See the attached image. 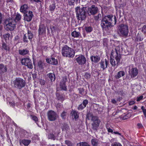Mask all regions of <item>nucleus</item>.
Segmentation results:
<instances>
[{
    "label": "nucleus",
    "instance_id": "obj_42",
    "mask_svg": "<svg viewBox=\"0 0 146 146\" xmlns=\"http://www.w3.org/2000/svg\"><path fill=\"white\" fill-rule=\"evenodd\" d=\"M111 146H122V145L119 143L114 142L111 144Z\"/></svg>",
    "mask_w": 146,
    "mask_h": 146
},
{
    "label": "nucleus",
    "instance_id": "obj_12",
    "mask_svg": "<svg viewBox=\"0 0 146 146\" xmlns=\"http://www.w3.org/2000/svg\"><path fill=\"white\" fill-rule=\"evenodd\" d=\"M76 60L79 64L81 65H83L86 62V59L83 55L79 56L76 59Z\"/></svg>",
    "mask_w": 146,
    "mask_h": 146
},
{
    "label": "nucleus",
    "instance_id": "obj_4",
    "mask_svg": "<svg viewBox=\"0 0 146 146\" xmlns=\"http://www.w3.org/2000/svg\"><path fill=\"white\" fill-rule=\"evenodd\" d=\"M4 23V28L7 31H13L16 27V22L14 18L6 19Z\"/></svg>",
    "mask_w": 146,
    "mask_h": 146
},
{
    "label": "nucleus",
    "instance_id": "obj_53",
    "mask_svg": "<svg viewBox=\"0 0 146 146\" xmlns=\"http://www.w3.org/2000/svg\"><path fill=\"white\" fill-rule=\"evenodd\" d=\"M61 127L63 128H68L69 127L68 125L66 123H64L61 124Z\"/></svg>",
    "mask_w": 146,
    "mask_h": 146
},
{
    "label": "nucleus",
    "instance_id": "obj_23",
    "mask_svg": "<svg viewBox=\"0 0 146 146\" xmlns=\"http://www.w3.org/2000/svg\"><path fill=\"white\" fill-rule=\"evenodd\" d=\"M105 61H101L100 63L101 68H103V70H104L106 68H107L108 64V61L106 59H105Z\"/></svg>",
    "mask_w": 146,
    "mask_h": 146
},
{
    "label": "nucleus",
    "instance_id": "obj_54",
    "mask_svg": "<svg viewBox=\"0 0 146 146\" xmlns=\"http://www.w3.org/2000/svg\"><path fill=\"white\" fill-rule=\"evenodd\" d=\"M75 1L74 0H71L69 1L68 4L70 5H74V3Z\"/></svg>",
    "mask_w": 146,
    "mask_h": 146
},
{
    "label": "nucleus",
    "instance_id": "obj_44",
    "mask_svg": "<svg viewBox=\"0 0 146 146\" xmlns=\"http://www.w3.org/2000/svg\"><path fill=\"white\" fill-rule=\"evenodd\" d=\"M131 115L130 114L128 113L127 114L125 115L123 117V120H125L130 117H131Z\"/></svg>",
    "mask_w": 146,
    "mask_h": 146
},
{
    "label": "nucleus",
    "instance_id": "obj_15",
    "mask_svg": "<svg viewBox=\"0 0 146 146\" xmlns=\"http://www.w3.org/2000/svg\"><path fill=\"white\" fill-rule=\"evenodd\" d=\"M94 119H96L97 116H94L92 113L90 111L87 113L86 114V122L87 120H90L91 119L92 121Z\"/></svg>",
    "mask_w": 146,
    "mask_h": 146
},
{
    "label": "nucleus",
    "instance_id": "obj_48",
    "mask_svg": "<svg viewBox=\"0 0 146 146\" xmlns=\"http://www.w3.org/2000/svg\"><path fill=\"white\" fill-rule=\"evenodd\" d=\"M141 31L144 33L146 34V25H144L143 26L142 28Z\"/></svg>",
    "mask_w": 146,
    "mask_h": 146
},
{
    "label": "nucleus",
    "instance_id": "obj_46",
    "mask_svg": "<svg viewBox=\"0 0 146 146\" xmlns=\"http://www.w3.org/2000/svg\"><path fill=\"white\" fill-rule=\"evenodd\" d=\"M85 107H86L84 106L82 104H81L79 106L78 108V109L79 110H82Z\"/></svg>",
    "mask_w": 146,
    "mask_h": 146
},
{
    "label": "nucleus",
    "instance_id": "obj_6",
    "mask_svg": "<svg viewBox=\"0 0 146 146\" xmlns=\"http://www.w3.org/2000/svg\"><path fill=\"white\" fill-rule=\"evenodd\" d=\"M13 84L15 88L21 90L25 87L26 82L23 79L20 78H16L13 81Z\"/></svg>",
    "mask_w": 146,
    "mask_h": 146
},
{
    "label": "nucleus",
    "instance_id": "obj_52",
    "mask_svg": "<svg viewBox=\"0 0 146 146\" xmlns=\"http://www.w3.org/2000/svg\"><path fill=\"white\" fill-rule=\"evenodd\" d=\"M62 105L61 103H58L56 105V107L57 109L61 108L62 107Z\"/></svg>",
    "mask_w": 146,
    "mask_h": 146
},
{
    "label": "nucleus",
    "instance_id": "obj_34",
    "mask_svg": "<svg viewBox=\"0 0 146 146\" xmlns=\"http://www.w3.org/2000/svg\"><path fill=\"white\" fill-rule=\"evenodd\" d=\"M31 142L30 140L24 139L22 140L21 142L25 146H27L29 145Z\"/></svg>",
    "mask_w": 146,
    "mask_h": 146
},
{
    "label": "nucleus",
    "instance_id": "obj_16",
    "mask_svg": "<svg viewBox=\"0 0 146 146\" xmlns=\"http://www.w3.org/2000/svg\"><path fill=\"white\" fill-rule=\"evenodd\" d=\"M56 130H53L51 133H50L48 135V137L49 139H51L54 140H55L56 138V135L57 134L56 132Z\"/></svg>",
    "mask_w": 146,
    "mask_h": 146
},
{
    "label": "nucleus",
    "instance_id": "obj_26",
    "mask_svg": "<svg viewBox=\"0 0 146 146\" xmlns=\"http://www.w3.org/2000/svg\"><path fill=\"white\" fill-rule=\"evenodd\" d=\"M125 75V73L123 71H120L115 76V78L117 79H118L121 77Z\"/></svg>",
    "mask_w": 146,
    "mask_h": 146
},
{
    "label": "nucleus",
    "instance_id": "obj_18",
    "mask_svg": "<svg viewBox=\"0 0 146 146\" xmlns=\"http://www.w3.org/2000/svg\"><path fill=\"white\" fill-rule=\"evenodd\" d=\"M28 8L27 5L24 4L21 6L20 9V11L21 12L23 13H25L28 12L27 11Z\"/></svg>",
    "mask_w": 146,
    "mask_h": 146
},
{
    "label": "nucleus",
    "instance_id": "obj_22",
    "mask_svg": "<svg viewBox=\"0 0 146 146\" xmlns=\"http://www.w3.org/2000/svg\"><path fill=\"white\" fill-rule=\"evenodd\" d=\"M47 76L49 78L51 82H53L55 81L56 77L54 73H50L47 74Z\"/></svg>",
    "mask_w": 146,
    "mask_h": 146
},
{
    "label": "nucleus",
    "instance_id": "obj_58",
    "mask_svg": "<svg viewBox=\"0 0 146 146\" xmlns=\"http://www.w3.org/2000/svg\"><path fill=\"white\" fill-rule=\"evenodd\" d=\"M37 74L36 73H34L32 74L33 78V79H35L37 77Z\"/></svg>",
    "mask_w": 146,
    "mask_h": 146
},
{
    "label": "nucleus",
    "instance_id": "obj_35",
    "mask_svg": "<svg viewBox=\"0 0 146 146\" xmlns=\"http://www.w3.org/2000/svg\"><path fill=\"white\" fill-rule=\"evenodd\" d=\"M60 88L63 90H67L66 87V84L65 83L60 82Z\"/></svg>",
    "mask_w": 146,
    "mask_h": 146
},
{
    "label": "nucleus",
    "instance_id": "obj_37",
    "mask_svg": "<svg viewBox=\"0 0 146 146\" xmlns=\"http://www.w3.org/2000/svg\"><path fill=\"white\" fill-rule=\"evenodd\" d=\"M72 117H74V118L76 119L78 117V115L77 114V112L75 111H72Z\"/></svg>",
    "mask_w": 146,
    "mask_h": 146
},
{
    "label": "nucleus",
    "instance_id": "obj_50",
    "mask_svg": "<svg viewBox=\"0 0 146 146\" xmlns=\"http://www.w3.org/2000/svg\"><path fill=\"white\" fill-rule=\"evenodd\" d=\"M101 17V15L99 13L97 16H95L94 17V19L96 21H98L100 18Z\"/></svg>",
    "mask_w": 146,
    "mask_h": 146
},
{
    "label": "nucleus",
    "instance_id": "obj_41",
    "mask_svg": "<svg viewBox=\"0 0 146 146\" xmlns=\"http://www.w3.org/2000/svg\"><path fill=\"white\" fill-rule=\"evenodd\" d=\"M30 116L32 119L35 122L38 121V119L36 116L31 115Z\"/></svg>",
    "mask_w": 146,
    "mask_h": 146
},
{
    "label": "nucleus",
    "instance_id": "obj_30",
    "mask_svg": "<svg viewBox=\"0 0 146 146\" xmlns=\"http://www.w3.org/2000/svg\"><path fill=\"white\" fill-rule=\"evenodd\" d=\"M92 144L93 146H98V140L96 139H92L91 141Z\"/></svg>",
    "mask_w": 146,
    "mask_h": 146
},
{
    "label": "nucleus",
    "instance_id": "obj_1",
    "mask_svg": "<svg viewBox=\"0 0 146 146\" xmlns=\"http://www.w3.org/2000/svg\"><path fill=\"white\" fill-rule=\"evenodd\" d=\"M117 19L115 16L108 15L102 17L101 21V26L103 30L109 29V27L113 26L116 23Z\"/></svg>",
    "mask_w": 146,
    "mask_h": 146
},
{
    "label": "nucleus",
    "instance_id": "obj_45",
    "mask_svg": "<svg viewBox=\"0 0 146 146\" xmlns=\"http://www.w3.org/2000/svg\"><path fill=\"white\" fill-rule=\"evenodd\" d=\"M91 76V74L89 73L86 72L85 73L84 77L87 79H89Z\"/></svg>",
    "mask_w": 146,
    "mask_h": 146
},
{
    "label": "nucleus",
    "instance_id": "obj_10",
    "mask_svg": "<svg viewBox=\"0 0 146 146\" xmlns=\"http://www.w3.org/2000/svg\"><path fill=\"white\" fill-rule=\"evenodd\" d=\"M98 11V8L96 7L95 5H93L91 7H88V11L89 12V15L90 16L96 14L97 13Z\"/></svg>",
    "mask_w": 146,
    "mask_h": 146
},
{
    "label": "nucleus",
    "instance_id": "obj_19",
    "mask_svg": "<svg viewBox=\"0 0 146 146\" xmlns=\"http://www.w3.org/2000/svg\"><path fill=\"white\" fill-rule=\"evenodd\" d=\"M46 31V27L42 25H40L38 29V33L39 35H41L44 33Z\"/></svg>",
    "mask_w": 146,
    "mask_h": 146
},
{
    "label": "nucleus",
    "instance_id": "obj_8",
    "mask_svg": "<svg viewBox=\"0 0 146 146\" xmlns=\"http://www.w3.org/2000/svg\"><path fill=\"white\" fill-rule=\"evenodd\" d=\"M47 115L48 120L50 121H54L57 118V113L54 111L51 110L47 112Z\"/></svg>",
    "mask_w": 146,
    "mask_h": 146
},
{
    "label": "nucleus",
    "instance_id": "obj_51",
    "mask_svg": "<svg viewBox=\"0 0 146 146\" xmlns=\"http://www.w3.org/2000/svg\"><path fill=\"white\" fill-rule=\"evenodd\" d=\"M88 100H85L83 101L82 104L84 106L86 107L87 104H88Z\"/></svg>",
    "mask_w": 146,
    "mask_h": 146
},
{
    "label": "nucleus",
    "instance_id": "obj_32",
    "mask_svg": "<svg viewBox=\"0 0 146 146\" xmlns=\"http://www.w3.org/2000/svg\"><path fill=\"white\" fill-rule=\"evenodd\" d=\"M56 8L55 3L54 2H52L49 6V10L51 12L53 11Z\"/></svg>",
    "mask_w": 146,
    "mask_h": 146
},
{
    "label": "nucleus",
    "instance_id": "obj_14",
    "mask_svg": "<svg viewBox=\"0 0 146 146\" xmlns=\"http://www.w3.org/2000/svg\"><path fill=\"white\" fill-rule=\"evenodd\" d=\"M46 60L47 62L50 64L56 65L58 63L57 60L54 58H47Z\"/></svg>",
    "mask_w": 146,
    "mask_h": 146
},
{
    "label": "nucleus",
    "instance_id": "obj_36",
    "mask_svg": "<svg viewBox=\"0 0 146 146\" xmlns=\"http://www.w3.org/2000/svg\"><path fill=\"white\" fill-rule=\"evenodd\" d=\"M85 28L87 33H90L92 31L93 29V27L90 26L85 27Z\"/></svg>",
    "mask_w": 146,
    "mask_h": 146
},
{
    "label": "nucleus",
    "instance_id": "obj_57",
    "mask_svg": "<svg viewBox=\"0 0 146 146\" xmlns=\"http://www.w3.org/2000/svg\"><path fill=\"white\" fill-rule=\"evenodd\" d=\"M40 82L41 85H44L45 83V81L43 80H40Z\"/></svg>",
    "mask_w": 146,
    "mask_h": 146
},
{
    "label": "nucleus",
    "instance_id": "obj_9",
    "mask_svg": "<svg viewBox=\"0 0 146 146\" xmlns=\"http://www.w3.org/2000/svg\"><path fill=\"white\" fill-rule=\"evenodd\" d=\"M21 62L22 65L27 66L28 68L32 69L33 68V66L32 61L29 58L22 59Z\"/></svg>",
    "mask_w": 146,
    "mask_h": 146
},
{
    "label": "nucleus",
    "instance_id": "obj_17",
    "mask_svg": "<svg viewBox=\"0 0 146 146\" xmlns=\"http://www.w3.org/2000/svg\"><path fill=\"white\" fill-rule=\"evenodd\" d=\"M92 121H93L92 125L93 127H98L99 126L100 122V120L98 119V117H97V119H94Z\"/></svg>",
    "mask_w": 146,
    "mask_h": 146
},
{
    "label": "nucleus",
    "instance_id": "obj_47",
    "mask_svg": "<svg viewBox=\"0 0 146 146\" xmlns=\"http://www.w3.org/2000/svg\"><path fill=\"white\" fill-rule=\"evenodd\" d=\"M79 91V92L80 94L81 95H83L84 94V90L83 88H78V89Z\"/></svg>",
    "mask_w": 146,
    "mask_h": 146
},
{
    "label": "nucleus",
    "instance_id": "obj_60",
    "mask_svg": "<svg viewBox=\"0 0 146 146\" xmlns=\"http://www.w3.org/2000/svg\"><path fill=\"white\" fill-rule=\"evenodd\" d=\"M9 103L11 106H12L13 107L15 105V103H14V102H9Z\"/></svg>",
    "mask_w": 146,
    "mask_h": 146
},
{
    "label": "nucleus",
    "instance_id": "obj_39",
    "mask_svg": "<svg viewBox=\"0 0 146 146\" xmlns=\"http://www.w3.org/2000/svg\"><path fill=\"white\" fill-rule=\"evenodd\" d=\"M80 146H90L86 142H82L79 143Z\"/></svg>",
    "mask_w": 146,
    "mask_h": 146
},
{
    "label": "nucleus",
    "instance_id": "obj_49",
    "mask_svg": "<svg viewBox=\"0 0 146 146\" xmlns=\"http://www.w3.org/2000/svg\"><path fill=\"white\" fill-rule=\"evenodd\" d=\"M65 143L68 145V146H72V144L71 142L68 140H66L65 141Z\"/></svg>",
    "mask_w": 146,
    "mask_h": 146
},
{
    "label": "nucleus",
    "instance_id": "obj_59",
    "mask_svg": "<svg viewBox=\"0 0 146 146\" xmlns=\"http://www.w3.org/2000/svg\"><path fill=\"white\" fill-rule=\"evenodd\" d=\"M137 39L140 41H142L143 40V38H141V37L139 35L137 36Z\"/></svg>",
    "mask_w": 146,
    "mask_h": 146
},
{
    "label": "nucleus",
    "instance_id": "obj_27",
    "mask_svg": "<svg viewBox=\"0 0 146 146\" xmlns=\"http://www.w3.org/2000/svg\"><path fill=\"white\" fill-rule=\"evenodd\" d=\"M71 35L74 38L78 37L80 35V33L79 32H78L74 31L71 33Z\"/></svg>",
    "mask_w": 146,
    "mask_h": 146
},
{
    "label": "nucleus",
    "instance_id": "obj_62",
    "mask_svg": "<svg viewBox=\"0 0 146 146\" xmlns=\"http://www.w3.org/2000/svg\"><path fill=\"white\" fill-rule=\"evenodd\" d=\"M111 102L113 104H116L117 103V101L114 99H111Z\"/></svg>",
    "mask_w": 146,
    "mask_h": 146
},
{
    "label": "nucleus",
    "instance_id": "obj_31",
    "mask_svg": "<svg viewBox=\"0 0 146 146\" xmlns=\"http://www.w3.org/2000/svg\"><path fill=\"white\" fill-rule=\"evenodd\" d=\"M44 65V63L41 60H39L38 62V66L40 69H43Z\"/></svg>",
    "mask_w": 146,
    "mask_h": 146
},
{
    "label": "nucleus",
    "instance_id": "obj_28",
    "mask_svg": "<svg viewBox=\"0 0 146 146\" xmlns=\"http://www.w3.org/2000/svg\"><path fill=\"white\" fill-rule=\"evenodd\" d=\"M2 49L9 51L10 50V48L5 42H3L2 43Z\"/></svg>",
    "mask_w": 146,
    "mask_h": 146
},
{
    "label": "nucleus",
    "instance_id": "obj_20",
    "mask_svg": "<svg viewBox=\"0 0 146 146\" xmlns=\"http://www.w3.org/2000/svg\"><path fill=\"white\" fill-rule=\"evenodd\" d=\"M56 96L57 99L58 100H60L62 102L64 100V97L62 94L56 92Z\"/></svg>",
    "mask_w": 146,
    "mask_h": 146
},
{
    "label": "nucleus",
    "instance_id": "obj_55",
    "mask_svg": "<svg viewBox=\"0 0 146 146\" xmlns=\"http://www.w3.org/2000/svg\"><path fill=\"white\" fill-rule=\"evenodd\" d=\"M67 81V78L66 77H64L63 78L62 80L61 81L62 82L66 83Z\"/></svg>",
    "mask_w": 146,
    "mask_h": 146
},
{
    "label": "nucleus",
    "instance_id": "obj_40",
    "mask_svg": "<svg viewBox=\"0 0 146 146\" xmlns=\"http://www.w3.org/2000/svg\"><path fill=\"white\" fill-rule=\"evenodd\" d=\"M21 18V16L19 14H17L16 15V16L15 17V21L17 20L18 21L20 20Z\"/></svg>",
    "mask_w": 146,
    "mask_h": 146
},
{
    "label": "nucleus",
    "instance_id": "obj_61",
    "mask_svg": "<svg viewBox=\"0 0 146 146\" xmlns=\"http://www.w3.org/2000/svg\"><path fill=\"white\" fill-rule=\"evenodd\" d=\"M50 29H51L52 32L55 30L56 28L52 26L50 27Z\"/></svg>",
    "mask_w": 146,
    "mask_h": 146
},
{
    "label": "nucleus",
    "instance_id": "obj_5",
    "mask_svg": "<svg viewBox=\"0 0 146 146\" xmlns=\"http://www.w3.org/2000/svg\"><path fill=\"white\" fill-rule=\"evenodd\" d=\"M62 55L65 57H73L75 54V52L73 49L66 45L62 48Z\"/></svg>",
    "mask_w": 146,
    "mask_h": 146
},
{
    "label": "nucleus",
    "instance_id": "obj_33",
    "mask_svg": "<svg viewBox=\"0 0 146 146\" xmlns=\"http://www.w3.org/2000/svg\"><path fill=\"white\" fill-rule=\"evenodd\" d=\"M27 35V36L28 37V39L30 41L32 39L33 37V35L31 31L28 30V33Z\"/></svg>",
    "mask_w": 146,
    "mask_h": 146
},
{
    "label": "nucleus",
    "instance_id": "obj_43",
    "mask_svg": "<svg viewBox=\"0 0 146 146\" xmlns=\"http://www.w3.org/2000/svg\"><path fill=\"white\" fill-rule=\"evenodd\" d=\"M23 41L24 42H28V37L26 34H25L23 37Z\"/></svg>",
    "mask_w": 146,
    "mask_h": 146
},
{
    "label": "nucleus",
    "instance_id": "obj_63",
    "mask_svg": "<svg viewBox=\"0 0 146 146\" xmlns=\"http://www.w3.org/2000/svg\"><path fill=\"white\" fill-rule=\"evenodd\" d=\"M108 129V131L109 132H111L113 133V130L111 128H107Z\"/></svg>",
    "mask_w": 146,
    "mask_h": 146
},
{
    "label": "nucleus",
    "instance_id": "obj_13",
    "mask_svg": "<svg viewBox=\"0 0 146 146\" xmlns=\"http://www.w3.org/2000/svg\"><path fill=\"white\" fill-rule=\"evenodd\" d=\"M129 72L131 78H133L137 76L138 73V70L136 68H133Z\"/></svg>",
    "mask_w": 146,
    "mask_h": 146
},
{
    "label": "nucleus",
    "instance_id": "obj_24",
    "mask_svg": "<svg viewBox=\"0 0 146 146\" xmlns=\"http://www.w3.org/2000/svg\"><path fill=\"white\" fill-rule=\"evenodd\" d=\"M90 59L92 62L94 63L98 62L100 60V58L98 56H92L90 57Z\"/></svg>",
    "mask_w": 146,
    "mask_h": 146
},
{
    "label": "nucleus",
    "instance_id": "obj_29",
    "mask_svg": "<svg viewBox=\"0 0 146 146\" xmlns=\"http://www.w3.org/2000/svg\"><path fill=\"white\" fill-rule=\"evenodd\" d=\"M68 113L66 111H64L61 114L60 116L62 119H65L66 118Z\"/></svg>",
    "mask_w": 146,
    "mask_h": 146
},
{
    "label": "nucleus",
    "instance_id": "obj_3",
    "mask_svg": "<svg viewBox=\"0 0 146 146\" xmlns=\"http://www.w3.org/2000/svg\"><path fill=\"white\" fill-rule=\"evenodd\" d=\"M87 8L86 7H83L81 8L80 7H77L76 8L75 10L78 19L83 21L86 19L88 12Z\"/></svg>",
    "mask_w": 146,
    "mask_h": 146
},
{
    "label": "nucleus",
    "instance_id": "obj_11",
    "mask_svg": "<svg viewBox=\"0 0 146 146\" xmlns=\"http://www.w3.org/2000/svg\"><path fill=\"white\" fill-rule=\"evenodd\" d=\"M24 14V19L25 21L30 22L32 20L33 16L32 11H29V12Z\"/></svg>",
    "mask_w": 146,
    "mask_h": 146
},
{
    "label": "nucleus",
    "instance_id": "obj_56",
    "mask_svg": "<svg viewBox=\"0 0 146 146\" xmlns=\"http://www.w3.org/2000/svg\"><path fill=\"white\" fill-rule=\"evenodd\" d=\"M143 96H140L139 97H138L137 98V101H140L143 99Z\"/></svg>",
    "mask_w": 146,
    "mask_h": 146
},
{
    "label": "nucleus",
    "instance_id": "obj_25",
    "mask_svg": "<svg viewBox=\"0 0 146 146\" xmlns=\"http://www.w3.org/2000/svg\"><path fill=\"white\" fill-rule=\"evenodd\" d=\"M29 51L27 49H20L19 50V52L20 54L24 56L25 55L29 52Z\"/></svg>",
    "mask_w": 146,
    "mask_h": 146
},
{
    "label": "nucleus",
    "instance_id": "obj_7",
    "mask_svg": "<svg viewBox=\"0 0 146 146\" xmlns=\"http://www.w3.org/2000/svg\"><path fill=\"white\" fill-rule=\"evenodd\" d=\"M118 33L120 36L126 37L128 36L129 33L128 27L127 25L121 24L119 25Z\"/></svg>",
    "mask_w": 146,
    "mask_h": 146
},
{
    "label": "nucleus",
    "instance_id": "obj_2",
    "mask_svg": "<svg viewBox=\"0 0 146 146\" xmlns=\"http://www.w3.org/2000/svg\"><path fill=\"white\" fill-rule=\"evenodd\" d=\"M115 51L112 52L110 56V62L113 66L115 67L119 63L121 55L116 49Z\"/></svg>",
    "mask_w": 146,
    "mask_h": 146
},
{
    "label": "nucleus",
    "instance_id": "obj_21",
    "mask_svg": "<svg viewBox=\"0 0 146 146\" xmlns=\"http://www.w3.org/2000/svg\"><path fill=\"white\" fill-rule=\"evenodd\" d=\"M7 70V68L6 66L3 64H0V74L6 72Z\"/></svg>",
    "mask_w": 146,
    "mask_h": 146
},
{
    "label": "nucleus",
    "instance_id": "obj_38",
    "mask_svg": "<svg viewBox=\"0 0 146 146\" xmlns=\"http://www.w3.org/2000/svg\"><path fill=\"white\" fill-rule=\"evenodd\" d=\"M122 90L121 89H118L117 91H115V93L117 94H121V95L122 96H123L124 95H125V94L124 93L122 92Z\"/></svg>",
    "mask_w": 146,
    "mask_h": 146
},
{
    "label": "nucleus",
    "instance_id": "obj_64",
    "mask_svg": "<svg viewBox=\"0 0 146 146\" xmlns=\"http://www.w3.org/2000/svg\"><path fill=\"white\" fill-rule=\"evenodd\" d=\"M143 111V113L144 115L146 117V109H145V110H144Z\"/></svg>",
    "mask_w": 146,
    "mask_h": 146
}]
</instances>
